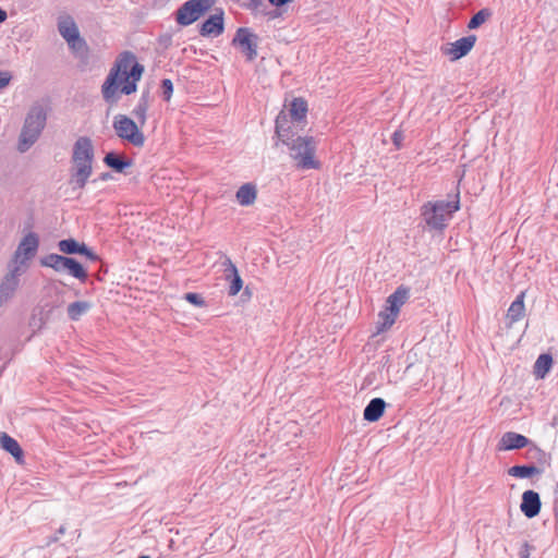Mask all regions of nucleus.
<instances>
[{"label": "nucleus", "instance_id": "obj_1", "mask_svg": "<svg viewBox=\"0 0 558 558\" xmlns=\"http://www.w3.org/2000/svg\"><path fill=\"white\" fill-rule=\"evenodd\" d=\"M143 72L144 66L137 62L133 52H122L101 86L104 100L110 105L117 104L120 98L119 88L124 95L135 93Z\"/></svg>", "mask_w": 558, "mask_h": 558}, {"label": "nucleus", "instance_id": "obj_2", "mask_svg": "<svg viewBox=\"0 0 558 558\" xmlns=\"http://www.w3.org/2000/svg\"><path fill=\"white\" fill-rule=\"evenodd\" d=\"M276 135L282 144L289 147L290 156L296 161L299 168L316 169L318 167V162L314 159L316 151L314 138L310 136L294 137L284 111H281L276 119Z\"/></svg>", "mask_w": 558, "mask_h": 558}, {"label": "nucleus", "instance_id": "obj_3", "mask_svg": "<svg viewBox=\"0 0 558 558\" xmlns=\"http://www.w3.org/2000/svg\"><path fill=\"white\" fill-rule=\"evenodd\" d=\"M94 156L92 140L87 136L78 137L73 145L72 151L73 168L70 184H72L73 189L82 190L85 187L93 173Z\"/></svg>", "mask_w": 558, "mask_h": 558}, {"label": "nucleus", "instance_id": "obj_4", "mask_svg": "<svg viewBox=\"0 0 558 558\" xmlns=\"http://www.w3.org/2000/svg\"><path fill=\"white\" fill-rule=\"evenodd\" d=\"M460 209L459 192L452 201L428 202L422 206L421 215L430 230L442 231L452 215Z\"/></svg>", "mask_w": 558, "mask_h": 558}, {"label": "nucleus", "instance_id": "obj_5", "mask_svg": "<svg viewBox=\"0 0 558 558\" xmlns=\"http://www.w3.org/2000/svg\"><path fill=\"white\" fill-rule=\"evenodd\" d=\"M47 121V113L43 106H33L24 121L17 148L21 153L27 151L40 136Z\"/></svg>", "mask_w": 558, "mask_h": 558}, {"label": "nucleus", "instance_id": "obj_6", "mask_svg": "<svg viewBox=\"0 0 558 558\" xmlns=\"http://www.w3.org/2000/svg\"><path fill=\"white\" fill-rule=\"evenodd\" d=\"M118 137L131 143L135 147H142L145 144V135L140 130V124L124 114H117L112 123Z\"/></svg>", "mask_w": 558, "mask_h": 558}, {"label": "nucleus", "instance_id": "obj_7", "mask_svg": "<svg viewBox=\"0 0 558 558\" xmlns=\"http://www.w3.org/2000/svg\"><path fill=\"white\" fill-rule=\"evenodd\" d=\"M216 0H187L175 12V21L181 26H189L203 16Z\"/></svg>", "mask_w": 558, "mask_h": 558}, {"label": "nucleus", "instance_id": "obj_8", "mask_svg": "<svg viewBox=\"0 0 558 558\" xmlns=\"http://www.w3.org/2000/svg\"><path fill=\"white\" fill-rule=\"evenodd\" d=\"M58 31L62 38L68 43L70 49L74 52L86 51V41L80 36V31L70 15L58 17Z\"/></svg>", "mask_w": 558, "mask_h": 558}, {"label": "nucleus", "instance_id": "obj_9", "mask_svg": "<svg viewBox=\"0 0 558 558\" xmlns=\"http://www.w3.org/2000/svg\"><path fill=\"white\" fill-rule=\"evenodd\" d=\"M39 246V239L36 233H27L19 243L11 265H19L24 270L27 263L36 255Z\"/></svg>", "mask_w": 558, "mask_h": 558}, {"label": "nucleus", "instance_id": "obj_10", "mask_svg": "<svg viewBox=\"0 0 558 558\" xmlns=\"http://www.w3.org/2000/svg\"><path fill=\"white\" fill-rule=\"evenodd\" d=\"M232 45L238 46L247 61H253L257 57L258 36L247 27L236 29L232 39Z\"/></svg>", "mask_w": 558, "mask_h": 558}, {"label": "nucleus", "instance_id": "obj_11", "mask_svg": "<svg viewBox=\"0 0 558 558\" xmlns=\"http://www.w3.org/2000/svg\"><path fill=\"white\" fill-rule=\"evenodd\" d=\"M23 272L24 268L19 265L9 266V271L0 283V305L8 303L14 296Z\"/></svg>", "mask_w": 558, "mask_h": 558}, {"label": "nucleus", "instance_id": "obj_12", "mask_svg": "<svg viewBox=\"0 0 558 558\" xmlns=\"http://www.w3.org/2000/svg\"><path fill=\"white\" fill-rule=\"evenodd\" d=\"M225 32V12L222 9H216L215 13L206 19L199 27V34L203 37H218Z\"/></svg>", "mask_w": 558, "mask_h": 558}, {"label": "nucleus", "instance_id": "obj_13", "mask_svg": "<svg viewBox=\"0 0 558 558\" xmlns=\"http://www.w3.org/2000/svg\"><path fill=\"white\" fill-rule=\"evenodd\" d=\"M476 41L475 35H469L466 37H462L454 43L450 44L448 48L444 51L445 54L449 56L452 61L458 60L464 56H466L471 49L474 47Z\"/></svg>", "mask_w": 558, "mask_h": 558}, {"label": "nucleus", "instance_id": "obj_14", "mask_svg": "<svg viewBox=\"0 0 558 558\" xmlns=\"http://www.w3.org/2000/svg\"><path fill=\"white\" fill-rule=\"evenodd\" d=\"M541 507L542 502L538 493L534 490H525L522 494L520 509L526 518L532 519L536 517L541 511Z\"/></svg>", "mask_w": 558, "mask_h": 558}, {"label": "nucleus", "instance_id": "obj_15", "mask_svg": "<svg viewBox=\"0 0 558 558\" xmlns=\"http://www.w3.org/2000/svg\"><path fill=\"white\" fill-rule=\"evenodd\" d=\"M530 440L525 436L514 433V432H507L502 435L500 441H499V449L500 450H514V449H521L529 445Z\"/></svg>", "mask_w": 558, "mask_h": 558}, {"label": "nucleus", "instance_id": "obj_16", "mask_svg": "<svg viewBox=\"0 0 558 558\" xmlns=\"http://www.w3.org/2000/svg\"><path fill=\"white\" fill-rule=\"evenodd\" d=\"M223 265L226 266V269H225V277H226V280L230 281V286H229V295H236L240 290L242 289V284H243V281L239 275V271L235 267V265L229 259L227 258L223 263Z\"/></svg>", "mask_w": 558, "mask_h": 558}, {"label": "nucleus", "instance_id": "obj_17", "mask_svg": "<svg viewBox=\"0 0 558 558\" xmlns=\"http://www.w3.org/2000/svg\"><path fill=\"white\" fill-rule=\"evenodd\" d=\"M386 402L381 398L372 399L364 409L363 417L367 422H377L384 414Z\"/></svg>", "mask_w": 558, "mask_h": 558}, {"label": "nucleus", "instance_id": "obj_18", "mask_svg": "<svg viewBox=\"0 0 558 558\" xmlns=\"http://www.w3.org/2000/svg\"><path fill=\"white\" fill-rule=\"evenodd\" d=\"M306 112V101L302 98H294L290 104L289 113H286L288 116L289 125L292 128V124L295 122H301L305 119Z\"/></svg>", "mask_w": 558, "mask_h": 558}, {"label": "nucleus", "instance_id": "obj_19", "mask_svg": "<svg viewBox=\"0 0 558 558\" xmlns=\"http://www.w3.org/2000/svg\"><path fill=\"white\" fill-rule=\"evenodd\" d=\"M257 196L256 186L253 183H245L239 187L235 197L240 205L250 206L254 204Z\"/></svg>", "mask_w": 558, "mask_h": 558}, {"label": "nucleus", "instance_id": "obj_20", "mask_svg": "<svg viewBox=\"0 0 558 558\" xmlns=\"http://www.w3.org/2000/svg\"><path fill=\"white\" fill-rule=\"evenodd\" d=\"M409 298V289L404 287H399L397 290L390 294L387 299V307L388 311H392L397 314L400 312V307L405 303Z\"/></svg>", "mask_w": 558, "mask_h": 558}, {"label": "nucleus", "instance_id": "obj_21", "mask_svg": "<svg viewBox=\"0 0 558 558\" xmlns=\"http://www.w3.org/2000/svg\"><path fill=\"white\" fill-rule=\"evenodd\" d=\"M65 271L83 282L87 279L88 276L86 269L81 263H78L75 258L68 256L64 257L63 262V272Z\"/></svg>", "mask_w": 558, "mask_h": 558}, {"label": "nucleus", "instance_id": "obj_22", "mask_svg": "<svg viewBox=\"0 0 558 558\" xmlns=\"http://www.w3.org/2000/svg\"><path fill=\"white\" fill-rule=\"evenodd\" d=\"M150 95L149 92H143L137 105L133 109V116L136 118L138 124L143 126L147 120V111L149 108Z\"/></svg>", "mask_w": 558, "mask_h": 558}, {"label": "nucleus", "instance_id": "obj_23", "mask_svg": "<svg viewBox=\"0 0 558 558\" xmlns=\"http://www.w3.org/2000/svg\"><path fill=\"white\" fill-rule=\"evenodd\" d=\"M104 162L114 171L122 173L126 168L131 167L132 161L113 151L106 154Z\"/></svg>", "mask_w": 558, "mask_h": 558}, {"label": "nucleus", "instance_id": "obj_24", "mask_svg": "<svg viewBox=\"0 0 558 558\" xmlns=\"http://www.w3.org/2000/svg\"><path fill=\"white\" fill-rule=\"evenodd\" d=\"M544 469L534 464L514 465L508 470V474L519 478H527L543 473Z\"/></svg>", "mask_w": 558, "mask_h": 558}, {"label": "nucleus", "instance_id": "obj_25", "mask_svg": "<svg viewBox=\"0 0 558 558\" xmlns=\"http://www.w3.org/2000/svg\"><path fill=\"white\" fill-rule=\"evenodd\" d=\"M524 292H521L508 308L507 316L512 322H519L524 315Z\"/></svg>", "mask_w": 558, "mask_h": 558}, {"label": "nucleus", "instance_id": "obj_26", "mask_svg": "<svg viewBox=\"0 0 558 558\" xmlns=\"http://www.w3.org/2000/svg\"><path fill=\"white\" fill-rule=\"evenodd\" d=\"M0 445L5 451L11 453L17 461L22 459L23 450L21 446L14 438L9 436L8 434H2L0 438Z\"/></svg>", "mask_w": 558, "mask_h": 558}, {"label": "nucleus", "instance_id": "obj_27", "mask_svg": "<svg viewBox=\"0 0 558 558\" xmlns=\"http://www.w3.org/2000/svg\"><path fill=\"white\" fill-rule=\"evenodd\" d=\"M553 365V357L550 354H541L534 364V374L538 378H544Z\"/></svg>", "mask_w": 558, "mask_h": 558}, {"label": "nucleus", "instance_id": "obj_28", "mask_svg": "<svg viewBox=\"0 0 558 558\" xmlns=\"http://www.w3.org/2000/svg\"><path fill=\"white\" fill-rule=\"evenodd\" d=\"M90 307V303L87 301H76L68 306V315L71 320H78Z\"/></svg>", "mask_w": 558, "mask_h": 558}, {"label": "nucleus", "instance_id": "obj_29", "mask_svg": "<svg viewBox=\"0 0 558 558\" xmlns=\"http://www.w3.org/2000/svg\"><path fill=\"white\" fill-rule=\"evenodd\" d=\"M64 257L65 256H63V255L51 253V254L44 256L40 259V265L44 267L52 268L57 272H63Z\"/></svg>", "mask_w": 558, "mask_h": 558}, {"label": "nucleus", "instance_id": "obj_30", "mask_svg": "<svg viewBox=\"0 0 558 558\" xmlns=\"http://www.w3.org/2000/svg\"><path fill=\"white\" fill-rule=\"evenodd\" d=\"M58 248L66 255L80 254V252L84 250L83 243H80L72 238L59 241Z\"/></svg>", "mask_w": 558, "mask_h": 558}, {"label": "nucleus", "instance_id": "obj_31", "mask_svg": "<svg viewBox=\"0 0 558 558\" xmlns=\"http://www.w3.org/2000/svg\"><path fill=\"white\" fill-rule=\"evenodd\" d=\"M398 314L388 311V308H385V311L380 312L378 314L379 320L377 326V332H383L387 329H389L396 322Z\"/></svg>", "mask_w": 558, "mask_h": 558}, {"label": "nucleus", "instance_id": "obj_32", "mask_svg": "<svg viewBox=\"0 0 558 558\" xmlns=\"http://www.w3.org/2000/svg\"><path fill=\"white\" fill-rule=\"evenodd\" d=\"M492 15V12L489 9H482L478 12H476L470 20L468 27L470 29H475L480 27L483 23H485Z\"/></svg>", "mask_w": 558, "mask_h": 558}, {"label": "nucleus", "instance_id": "obj_33", "mask_svg": "<svg viewBox=\"0 0 558 558\" xmlns=\"http://www.w3.org/2000/svg\"><path fill=\"white\" fill-rule=\"evenodd\" d=\"M162 97L166 101H169L173 93V83L169 78L161 81Z\"/></svg>", "mask_w": 558, "mask_h": 558}, {"label": "nucleus", "instance_id": "obj_34", "mask_svg": "<svg viewBox=\"0 0 558 558\" xmlns=\"http://www.w3.org/2000/svg\"><path fill=\"white\" fill-rule=\"evenodd\" d=\"M184 299L189 303H191V304H193L195 306H198V307H202V306L205 305L204 299L199 294H197V293H193V292L186 293Z\"/></svg>", "mask_w": 558, "mask_h": 558}, {"label": "nucleus", "instance_id": "obj_35", "mask_svg": "<svg viewBox=\"0 0 558 558\" xmlns=\"http://www.w3.org/2000/svg\"><path fill=\"white\" fill-rule=\"evenodd\" d=\"M529 452L531 453L532 457H536L537 456L538 460L543 464H548L549 457L545 452H543L541 449H538L537 447L530 448Z\"/></svg>", "mask_w": 558, "mask_h": 558}, {"label": "nucleus", "instance_id": "obj_36", "mask_svg": "<svg viewBox=\"0 0 558 558\" xmlns=\"http://www.w3.org/2000/svg\"><path fill=\"white\" fill-rule=\"evenodd\" d=\"M12 80V74L9 71H0V89L5 88Z\"/></svg>", "mask_w": 558, "mask_h": 558}, {"label": "nucleus", "instance_id": "obj_37", "mask_svg": "<svg viewBox=\"0 0 558 558\" xmlns=\"http://www.w3.org/2000/svg\"><path fill=\"white\" fill-rule=\"evenodd\" d=\"M83 251L80 252L81 255L86 256L89 260L96 262L98 260V256L83 243Z\"/></svg>", "mask_w": 558, "mask_h": 558}, {"label": "nucleus", "instance_id": "obj_38", "mask_svg": "<svg viewBox=\"0 0 558 558\" xmlns=\"http://www.w3.org/2000/svg\"><path fill=\"white\" fill-rule=\"evenodd\" d=\"M533 547L529 543H523V545L520 548L519 556L520 558H530V554Z\"/></svg>", "mask_w": 558, "mask_h": 558}, {"label": "nucleus", "instance_id": "obj_39", "mask_svg": "<svg viewBox=\"0 0 558 558\" xmlns=\"http://www.w3.org/2000/svg\"><path fill=\"white\" fill-rule=\"evenodd\" d=\"M403 138H404V135H403V133L401 131L393 132V134H392V143L395 144V146L397 148L401 147Z\"/></svg>", "mask_w": 558, "mask_h": 558}, {"label": "nucleus", "instance_id": "obj_40", "mask_svg": "<svg viewBox=\"0 0 558 558\" xmlns=\"http://www.w3.org/2000/svg\"><path fill=\"white\" fill-rule=\"evenodd\" d=\"M270 4L279 8L290 3L292 0H268Z\"/></svg>", "mask_w": 558, "mask_h": 558}, {"label": "nucleus", "instance_id": "obj_41", "mask_svg": "<svg viewBox=\"0 0 558 558\" xmlns=\"http://www.w3.org/2000/svg\"><path fill=\"white\" fill-rule=\"evenodd\" d=\"M64 532H65L64 526H61V527L58 530L57 535H56V536H53V537H51V538H50V541L48 542V544H51V543L57 542V541L59 539V536H60V535H63V534H64Z\"/></svg>", "mask_w": 558, "mask_h": 558}, {"label": "nucleus", "instance_id": "obj_42", "mask_svg": "<svg viewBox=\"0 0 558 558\" xmlns=\"http://www.w3.org/2000/svg\"><path fill=\"white\" fill-rule=\"evenodd\" d=\"M112 178L111 173L110 172H104L99 175V180L100 181H107V180H110Z\"/></svg>", "mask_w": 558, "mask_h": 558}, {"label": "nucleus", "instance_id": "obj_43", "mask_svg": "<svg viewBox=\"0 0 558 558\" xmlns=\"http://www.w3.org/2000/svg\"><path fill=\"white\" fill-rule=\"evenodd\" d=\"M8 19L7 12L0 7V24L5 22Z\"/></svg>", "mask_w": 558, "mask_h": 558}, {"label": "nucleus", "instance_id": "obj_44", "mask_svg": "<svg viewBox=\"0 0 558 558\" xmlns=\"http://www.w3.org/2000/svg\"><path fill=\"white\" fill-rule=\"evenodd\" d=\"M138 558H150L149 556H140Z\"/></svg>", "mask_w": 558, "mask_h": 558}]
</instances>
